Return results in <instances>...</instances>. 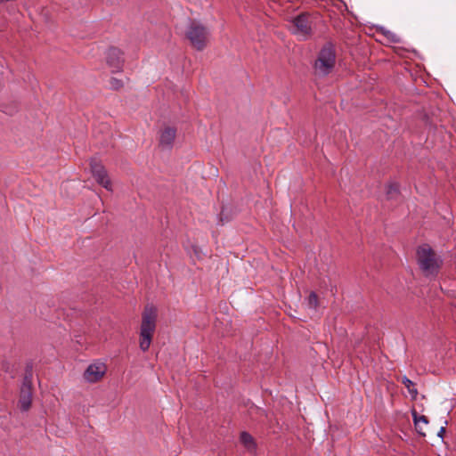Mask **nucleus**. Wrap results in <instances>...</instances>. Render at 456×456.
Instances as JSON below:
<instances>
[{
  "label": "nucleus",
  "mask_w": 456,
  "mask_h": 456,
  "mask_svg": "<svg viewBox=\"0 0 456 456\" xmlns=\"http://www.w3.org/2000/svg\"><path fill=\"white\" fill-rule=\"evenodd\" d=\"M417 263L425 276H436L443 265V260L427 243L417 248Z\"/></svg>",
  "instance_id": "nucleus-1"
},
{
  "label": "nucleus",
  "mask_w": 456,
  "mask_h": 456,
  "mask_svg": "<svg viewBox=\"0 0 456 456\" xmlns=\"http://www.w3.org/2000/svg\"><path fill=\"white\" fill-rule=\"evenodd\" d=\"M157 308L147 305L142 314L139 346L142 352L149 350L156 329Z\"/></svg>",
  "instance_id": "nucleus-2"
},
{
  "label": "nucleus",
  "mask_w": 456,
  "mask_h": 456,
  "mask_svg": "<svg viewBox=\"0 0 456 456\" xmlns=\"http://www.w3.org/2000/svg\"><path fill=\"white\" fill-rule=\"evenodd\" d=\"M336 58L335 44L332 41L326 42L318 53L317 59L314 64L316 75L326 77L330 74L335 68Z\"/></svg>",
  "instance_id": "nucleus-3"
},
{
  "label": "nucleus",
  "mask_w": 456,
  "mask_h": 456,
  "mask_svg": "<svg viewBox=\"0 0 456 456\" xmlns=\"http://www.w3.org/2000/svg\"><path fill=\"white\" fill-rule=\"evenodd\" d=\"M210 31L208 28L196 20H190L185 31V37L190 41L192 48L197 51H203L209 40Z\"/></svg>",
  "instance_id": "nucleus-4"
},
{
  "label": "nucleus",
  "mask_w": 456,
  "mask_h": 456,
  "mask_svg": "<svg viewBox=\"0 0 456 456\" xmlns=\"http://www.w3.org/2000/svg\"><path fill=\"white\" fill-rule=\"evenodd\" d=\"M309 17V13L301 12L292 19L291 22L294 26L293 34L302 36L304 39H308L313 35Z\"/></svg>",
  "instance_id": "nucleus-5"
},
{
  "label": "nucleus",
  "mask_w": 456,
  "mask_h": 456,
  "mask_svg": "<svg viewBox=\"0 0 456 456\" xmlns=\"http://www.w3.org/2000/svg\"><path fill=\"white\" fill-rule=\"evenodd\" d=\"M90 169L95 181L106 190L110 191V180L104 166L101 162H98L95 159H93L90 161Z\"/></svg>",
  "instance_id": "nucleus-6"
},
{
  "label": "nucleus",
  "mask_w": 456,
  "mask_h": 456,
  "mask_svg": "<svg viewBox=\"0 0 456 456\" xmlns=\"http://www.w3.org/2000/svg\"><path fill=\"white\" fill-rule=\"evenodd\" d=\"M123 52L114 46L108 49L106 53V62L112 72L121 71L124 65Z\"/></svg>",
  "instance_id": "nucleus-7"
},
{
  "label": "nucleus",
  "mask_w": 456,
  "mask_h": 456,
  "mask_svg": "<svg viewBox=\"0 0 456 456\" xmlns=\"http://www.w3.org/2000/svg\"><path fill=\"white\" fill-rule=\"evenodd\" d=\"M105 372V364H90L84 372V378L90 383H95L103 377Z\"/></svg>",
  "instance_id": "nucleus-8"
},
{
  "label": "nucleus",
  "mask_w": 456,
  "mask_h": 456,
  "mask_svg": "<svg viewBox=\"0 0 456 456\" xmlns=\"http://www.w3.org/2000/svg\"><path fill=\"white\" fill-rule=\"evenodd\" d=\"M176 135V128L173 126L165 127L159 134V144L163 149H171Z\"/></svg>",
  "instance_id": "nucleus-9"
},
{
  "label": "nucleus",
  "mask_w": 456,
  "mask_h": 456,
  "mask_svg": "<svg viewBox=\"0 0 456 456\" xmlns=\"http://www.w3.org/2000/svg\"><path fill=\"white\" fill-rule=\"evenodd\" d=\"M32 402V387H20V399L18 402L19 408L21 411H27Z\"/></svg>",
  "instance_id": "nucleus-10"
},
{
  "label": "nucleus",
  "mask_w": 456,
  "mask_h": 456,
  "mask_svg": "<svg viewBox=\"0 0 456 456\" xmlns=\"http://www.w3.org/2000/svg\"><path fill=\"white\" fill-rule=\"evenodd\" d=\"M240 442L248 452H255L257 444L254 437L247 431H242L240 434Z\"/></svg>",
  "instance_id": "nucleus-11"
},
{
  "label": "nucleus",
  "mask_w": 456,
  "mask_h": 456,
  "mask_svg": "<svg viewBox=\"0 0 456 456\" xmlns=\"http://www.w3.org/2000/svg\"><path fill=\"white\" fill-rule=\"evenodd\" d=\"M411 415H412L413 423H414L415 429H416L417 433L420 436L425 437L426 436V433L422 430V428L419 427V422H422L424 424H428V417L425 416V415H419V413L414 409L411 411Z\"/></svg>",
  "instance_id": "nucleus-12"
},
{
  "label": "nucleus",
  "mask_w": 456,
  "mask_h": 456,
  "mask_svg": "<svg viewBox=\"0 0 456 456\" xmlns=\"http://www.w3.org/2000/svg\"><path fill=\"white\" fill-rule=\"evenodd\" d=\"M32 379H33V362H32V361H28L26 362L25 373H24L21 387H32Z\"/></svg>",
  "instance_id": "nucleus-13"
},
{
  "label": "nucleus",
  "mask_w": 456,
  "mask_h": 456,
  "mask_svg": "<svg viewBox=\"0 0 456 456\" xmlns=\"http://www.w3.org/2000/svg\"><path fill=\"white\" fill-rule=\"evenodd\" d=\"M402 383L408 389V392L411 395V399L416 400L417 395H418V390L415 387V383L413 381H411L410 379H408L406 376H403L402 378Z\"/></svg>",
  "instance_id": "nucleus-14"
},
{
  "label": "nucleus",
  "mask_w": 456,
  "mask_h": 456,
  "mask_svg": "<svg viewBox=\"0 0 456 456\" xmlns=\"http://www.w3.org/2000/svg\"><path fill=\"white\" fill-rule=\"evenodd\" d=\"M377 32L382 34L390 43L400 42V38L397 35L390 30L386 29L384 27L377 28Z\"/></svg>",
  "instance_id": "nucleus-15"
},
{
  "label": "nucleus",
  "mask_w": 456,
  "mask_h": 456,
  "mask_svg": "<svg viewBox=\"0 0 456 456\" xmlns=\"http://www.w3.org/2000/svg\"><path fill=\"white\" fill-rule=\"evenodd\" d=\"M400 193V186L397 183H391L387 187V198L395 199Z\"/></svg>",
  "instance_id": "nucleus-16"
},
{
  "label": "nucleus",
  "mask_w": 456,
  "mask_h": 456,
  "mask_svg": "<svg viewBox=\"0 0 456 456\" xmlns=\"http://www.w3.org/2000/svg\"><path fill=\"white\" fill-rule=\"evenodd\" d=\"M308 306L316 309L319 305L318 296L314 291H312L307 297Z\"/></svg>",
  "instance_id": "nucleus-17"
},
{
  "label": "nucleus",
  "mask_w": 456,
  "mask_h": 456,
  "mask_svg": "<svg viewBox=\"0 0 456 456\" xmlns=\"http://www.w3.org/2000/svg\"><path fill=\"white\" fill-rule=\"evenodd\" d=\"M110 84L112 89L118 90L123 86V82L116 77H111Z\"/></svg>",
  "instance_id": "nucleus-18"
},
{
  "label": "nucleus",
  "mask_w": 456,
  "mask_h": 456,
  "mask_svg": "<svg viewBox=\"0 0 456 456\" xmlns=\"http://www.w3.org/2000/svg\"><path fill=\"white\" fill-rule=\"evenodd\" d=\"M229 220H230V218L228 217V216H226L224 214V208H223L222 211L219 215V224H224V223L228 222Z\"/></svg>",
  "instance_id": "nucleus-19"
},
{
  "label": "nucleus",
  "mask_w": 456,
  "mask_h": 456,
  "mask_svg": "<svg viewBox=\"0 0 456 456\" xmlns=\"http://www.w3.org/2000/svg\"><path fill=\"white\" fill-rule=\"evenodd\" d=\"M1 367H2V370L6 372V373H10L12 372V366H11V363L7 361H4L1 364Z\"/></svg>",
  "instance_id": "nucleus-20"
},
{
  "label": "nucleus",
  "mask_w": 456,
  "mask_h": 456,
  "mask_svg": "<svg viewBox=\"0 0 456 456\" xmlns=\"http://www.w3.org/2000/svg\"><path fill=\"white\" fill-rule=\"evenodd\" d=\"M445 431H446V430H445V428H444V427H442V428H440V430L438 431L437 436H438L439 437H441V438H444V435L445 434Z\"/></svg>",
  "instance_id": "nucleus-21"
}]
</instances>
